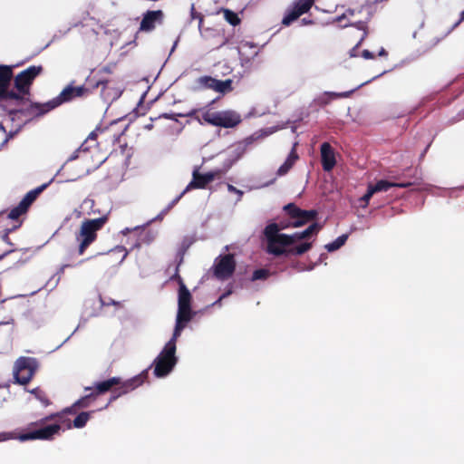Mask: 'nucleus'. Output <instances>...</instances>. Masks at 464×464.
<instances>
[{"label":"nucleus","mask_w":464,"mask_h":464,"mask_svg":"<svg viewBox=\"0 0 464 464\" xmlns=\"http://www.w3.org/2000/svg\"><path fill=\"white\" fill-rule=\"evenodd\" d=\"M289 227V224L284 221L279 223H271L264 230L266 238V252L276 256H301L312 248V243L304 242L295 246H292L295 242L317 235L323 228V226L317 222H313L307 228L301 232H295L292 235L279 233L280 230Z\"/></svg>","instance_id":"obj_1"},{"label":"nucleus","mask_w":464,"mask_h":464,"mask_svg":"<svg viewBox=\"0 0 464 464\" xmlns=\"http://www.w3.org/2000/svg\"><path fill=\"white\" fill-rule=\"evenodd\" d=\"M147 377L148 371H144L141 373L126 381H122L120 377H111L108 380L99 382L95 383L94 390L90 394L82 397L74 402V407H78L79 409L87 408L92 401L96 400L98 395L111 391L112 394L108 404L105 406L107 407L119 397L125 395L140 386L145 382Z\"/></svg>","instance_id":"obj_2"},{"label":"nucleus","mask_w":464,"mask_h":464,"mask_svg":"<svg viewBox=\"0 0 464 464\" xmlns=\"http://www.w3.org/2000/svg\"><path fill=\"white\" fill-rule=\"evenodd\" d=\"M43 70L42 65H32L13 78L14 88L12 91L17 96L16 100H12L13 107L16 109L15 115L20 113L27 117H38L34 114H29L26 112V110L31 107L32 103L29 100L31 86L34 79L42 73Z\"/></svg>","instance_id":"obj_3"},{"label":"nucleus","mask_w":464,"mask_h":464,"mask_svg":"<svg viewBox=\"0 0 464 464\" xmlns=\"http://www.w3.org/2000/svg\"><path fill=\"white\" fill-rule=\"evenodd\" d=\"M89 85L74 87L72 85L66 86L60 94L45 103L32 102L31 107L26 110L29 114L43 116L64 102H71L75 98L86 97L92 93Z\"/></svg>","instance_id":"obj_4"},{"label":"nucleus","mask_w":464,"mask_h":464,"mask_svg":"<svg viewBox=\"0 0 464 464\" xmlns=\"http://www.w3.org/2000/svg\"><path fill=\"white\" fill-rule=\"evenodd\" d=\"M108 217L102 216L98 218L85 219L82 222L79 232L76 234V240L79 243L78 254L83 255L86 249L97 239V232L107 223Z\"/></svg>","instance_id":"obj_5"},{"label":"nucleus","mask_w":464,"mask_h":464,"mask_svg":"<svg viewBox=\"0 0 464 464\" xmlns=\"http://www.w3.org/2000/svg\"><path fill=\"white\" fill-rule=\"evenodd\" d=\"M14 78L13 67L0 64V110L9 115H15L14 107L12 100H16L17 96L10 89Z\"/></svg>","instance_id":"obj_6"},{"label":"nucleus","mask_w":464,"mask_h":464,"mask_svg":"<svg viewBox=\"0 0 464 464\" xmlns=\"http://www.w3.org/2000/svg\"><path fill=\"white\" fill-rule=\"evenodd\" d=\"M285 214L291 219L284 221L289 224V227H300L316 219L318 212L315 209L304 210L301 209L295 203H289L283 208Z\"/></svg>","instance_id":"obj_7"},{"label":"nucleus","mask_w":464,"mask_h":464,"mask_svg":"<svg viewBox=\"0 0 464 464\" xmlns=\"http://www.w3.org/2000/svg\"><path fill=\"white\" fill-rule=\"evenodd\" d=\"M115 63H108L104 66L92 70L90 75L86 79V84L90 86L92 92L98 88H102L101 94L104 95L105 89L111 82Z\"/></svg>","instance_id":"obj_8"},{"label":"nucleus","mask_w":464,"mask_h":464,"mask_svg":"<svg viewBox=\"0 0 464 464\" xmlns=\"http://www.w3.org/2000/svg\"><path fill=\"white\" fill-rule=\"evenodd\" d=\"M176 348L171 344H165L162 351L154 361V374L157 377L168 375L177 363L175 356Z\"/></svg>","instance_id":"obj_9"},{"label":"nucleus","mask_w":464,"mask_h":464,"mask_svg":"<svg viewBox=\"0 0 464 464\" xmlns=\"http://www.w3.org/2000/svg\"><path fill=\"white\" fill-rule=\"evenodd\" d=\"M38 362L32 357H20L15 362L14 379L20 384H27L35 374Z\"/></svg>","instance_id":"obj_10"},{"label":"nucleus","mask_w":464,"mask_h":464,"mask_svg":"<svg viewBox=\"0 0 464 464\" xmlns=\"http://www.w3.org/2000/svg\"><path fill=\"white\" fill-rule=\"evenodd\" d=\"M204 16L198 14V29L201 37L212 49H218L226 44L227 39L224 34L216 28H203Z\"/></svg>","instance_id":"obj_11"},{"label":"nucleus","mask_w":464,"mask_h":464,"mask_svg":"<svg viewBox=\"0 0 464 464\" xmlns=\"http://www.w3.org/2000/svg\"><path fill=\"white\" fill-rule=\"evenodd\" d=\"M111 132V130L109 128H101L97 127L95 130H93L86 138V140L82 143V145L79 147V149L74 151L72 156L69 158L70 160H76L78 158L79 152H86L89 150L90 147L89 143L93 142L94 145H97V138L99 134H104L108 136V139L111 141L112 144H115L119 142L120 137L122 133L116 134L113 133L112 135H109Z\"/></svg>","instance_id":"obj_12"},{"label":"nucleus","mask_w":464,"mask_h":464,"mask_svg":"<svg viewBox=\"0 0 464 464\" xmlns=\"http://www.w3.org/2000/svg\"><path fill=\"white\" fill-rule=\"evenodd\" d=\"M236 266L234 255L220 256L215 261L214 276L219 280H227L234 274Z\"/></svg>","instance_id":"obj_13"},{"label":"nucleus","mask_w":464,"mask_h":464,"mask_svg":"<svg viewBox=\"0 0 464 464\" xmlns=\"http://www.w3.org/2000/svg\"><path fill=\"white\" fill-rule=\"evenodd\" d=\"M46 187L47 185L44 184L27 192L20 203L10 210L7 215L8 218L17 220L22 215L25 214L33 202Z\"/></svg>","instance_id":"obj_14"},{"label":"nucleus","mask_w":464,"mask_h":464,"mask_svg":"<svg viewBox=\"0 0 464 464\" xmlns=\"http://www.w3.org/2000/svg\"><path fill=\"white\" fill-rule=\"evenodd\" d=\"M314 0H296L292 7L288 9L282 20L284 25H290L295 20L302 14L307 13L313 6Z\"/></svg>","instance_id":"obj_15"},{"label":"nucleus","mask_w":464,"mask_h":464,"mask_svg":"<svg viewBox=\"0 0 464 464\" xmlns=\"http://www.w3.org/2000/svg\"><path fill=\"white\" fill-rule=\"evenodd\" d=\"M61 430L60 424H51L40 428L38 430L28 431L25 433H22L20 435L21 440H52L55 434H58Z\"/></svg>","instance_id":"obj_16"},{"label":"nucleus","mask_w":464,"mask_h":464,"mask_svg":"<svg viewBox=\"0 0 464 464\" xmlns=\"http://www.w3.org/2000/svg\"><path fill=\"white\" fill-rule=\"evenodd\" d=\"M179 297H178V314H187L193 317L194 313L191 310L192 295L185 285L182 278L179 276Z\"/></svg>","instance_id":"obj_17"},{"label":"nucleus","mask_w":464,"mask_h":464,"mask_svg":"<svg viewBox=\"0 0 464 464\" xmlns=\"http://www.w3.org/2000/svg\"><path fill=\"white\" fill-rule=\"evenodd\" d=\"M220 175L219 170L209 171L205 174L199 173L198 169H194L192 173V180L188 184L185 191H189L196 188H205L207 185Z\"/></svg>","instance_id":"obj_18"},{"label":"nucleus","mask_w":464,"mask_h":464,"mask_svg":"<svg viewBox=\"0 0 464 464\" xmlns=\"http://www.w3.org/2000/svg\"><path fill=\"white\" fill-rule=\"evenodd\" d=\"M165 14L162 10H149L143 14L140 24V32H151L158 24H162Z\"/></svg>","instance_id":"obj_19"},{"label":"nucleus","mask_w":464,"mask_h":464,"mask_svg":"<svg viewBox=\"0 0 464 464\" xmlns=\"http://www.w3.org/2000/svg\"><path fill=\"white\" fill-rule=\"evenodd\" d=\"M198 111L192 110L187 114H179L180 117H194L200 124H203L204 122L208 123L213 126L219 127L220 124V116L221 111H206L202 113L201 117L197 115Z\"/></svg>","instance_id":"obj_20"},{"label":"nucleus","mask_w":464,"mask_h":464,"mask_svg":"<svg viewBox=\"0 0 464 464\" xmlns=\"http://www.w3.org/2000/svg\"><path fill=\"white\" fill-rule=\"evenodd\" d=\"M320 150L323 169L327 172L331 171L336 164L335 154L332 146L328 142H324Z\"/></svg>","instance_id":"obj_21"},{"label":"nucleus","mask_w":464,"mask_h":464,"mask_svg":"<svg viewBox=\"0 0 464 464\" xmlns=\"http://www.w3.org/2000/svg\"><path fill=\"white\" fill-rule=\"evenodd\" d=\"M241 116L234 111H223L220 116L219 127L234 128L241 122Z\"/></svg>","instance_id":"obj_22"},{"label":"nucleus","mask_w":464,"mask_h":464,"mask_svg":"<svg viewBox=\"0 0 464 464\" xmlns=\"http://www.w3.org/2000/svg\"><path fill=\"white\" fill-rule=\"evenodd\" d=\"M415 182H390L384 179L378 180L374 185H370L372 190L377 193L381 191H387L391 188H410L413 186Z\"/></svg>","instance_id":"obj_23"},{"label":"nucleus","mask_w":464,"mask_h":464,"mask_svg":"<svg viewBox=\"0 0 464 464\" xmlns=\"http://www.w3.org/2000/svg\"><path fill=\"white\" fill-rule=\"evenodd\" d=\"M295 146L296 144L294 145L285 161L277 169L278 176L285 175L293 168L295 161L298 160L299 157L296 152Z\"/></svg>","instance_id":"obj_24"},{"label":"nucleus","mask_w":464,"mask_h":464,"mask_svg":"<svg viewBox=\"0 0 464 464\" xmlns=\"http://www.w3.org/2000/svg\"><path fill=\"white\" fill-rule=\"evenodd\" d=\"M349 94H350V92H343V93L326 92L324 96L316 98L314 101V102L320 107H324L330 102L331 99H335V98H339V97H348Z\"/></svg>","instance_id":"obj_25"},{"label":"nucleus","mask_w":464,"mask_h":464,"mask_svg":"<svg viewBox=\"0 0 464 464\" xmlns=\"http://www.w3.org/2000/svg\"><path fill=\"white\" fill-rule=\"evenodd\" d=\"M232 83H233V81L231 79H227L225 81H220V80L216 79L213 91L219 92V93L229 92L233 90Z\"/></svg>","instance_id":"obj_26"},{"label":"nucleus","mask_w":464,"mask_h":464,"mask_svg":"<svg viewBox=\"0 0 464 464\" xmlns=\"http://www.w3.org/2000/svg\"><path fill=\"white\" fill-rule=\"evenodd\" d=\"M30 393L34 394V397L39 401H41V403L44 405V406H49L51 404V401L50 399L48 398L46 392L42 390L41 388L37 387V388H34L33 390H30L29 391Z\"/></svg>","instance_id":"obj_27"},{"label":"nucleus","mask_w":464,"mask_h":464,"mask_svg":"<svg viewBox=\"0 0 464 464\" xmlns=\"http://www.w3.org/2000/svg\"><path fill=\"white\" fill-rule=\"evenodd\" d=\"M92 412L82 411L79 413L73 420V427L77 429L83 428L90 420Z\"/></svg>","instance_id":"obj_28"},{"label":"nucleus","mask_w":464,"mask_h":464,"mask_svg":"<svg viewBox=\"0 0 464 464\" xmlns=\"http://www.w3.org/2000/svg\"><path fill=\"white\" fill-rule=\"evenodd\" d=\"M348 238V236L347 235H342L340 237H338L334 241L327 244L325 246V248L329 251V252H334L337 249H339L341 246H343L346 240Z\"/></svg>","instance_id":"obj_29"},{"label":"nucleus","mask_w":464,"mask_h":464,"mask_svg":"<svg viewBox=\"0 0 464 464\" xmlns=\"http://www.w3.org/2000/svg\"><path fill=\"white\" fill-rule=\"evenodd\" d=\"M215 78L211 76H201L198 79V84L203 89L214 90Z\"/></svg>","instance_id":"obj_30"},{"label":"nucleus","mask_w":464,"mask_h":464,"mask_svg":"<svg viewBox=\"0 0 464 464\" xmlns=\"http://www.w3.org/2000/svg\"><path fill=\"white\" fill-rule=\"evenodd\" d=\"M192 319V316L187 314H177L175 330L182 332L185 328L186 324Z\"/></svg>","instance_id":"obj_31"},{"label":"nucleus","mask_w":464,"mask_h":464,"mask_svg":"<svg viewBox=\"0 0 464 464\" xmlns=\"http://www.w3.org/2000/svg\"><path fill=\"white\" fill-rule=\"evenodd\" d=\"M223 13H224L225 19L231 25L236 26L240 24L241 21L237 13L231 11L229 9H224Z\"/></svg>","instance_id":"obj_32"},{"label":"nucleus","mask_w":464,"mask_h":464,"mask_svg":"<svg viewBox=\"0 0 464 464\" xmlns=\"http://www.w3.org/2000/svg\"><path fill=\"white\" fill-rule=\"evenodd\" d=\"M357 29L363 31V34L362 38L359 40V42L355 44V48H359L363 40L366 38L368 32H367V22L364 21H358L353 24Z\"/></svg>","instance_id":"obj_33"},{"label":"nucleus","mask_w":464,"mask_h":464,"mask_svg":"<svg viewBox=\"0 0 464 464\" xmlns=\"http://www.w3.org/2000/svg\"><path fill=\"white\" fill-rule=\"evenodd\" d=\"M270 273L267 269L260 268L256 269L253 272L251 280L256 281V280H265L269 276Z\"/></svg>","instance_id":"obj_34"},{"label":"nucleus","mask_w":464,"mask_h":464,"mask_svg":"<svg viewBox=\"0 0 464 464\" xmlns=\"http://www.w3.org/2000/svg\"><path fill=\"white\" fill-rule=\"evenodd\" d=\"M109 253L110 254H116V253L120 254L121 255L120 262H122L128 256V251L122 246H117L116 247L111 249Z\"/></svg>","instance_id":"obj_35"},{"label":"nucleus","mask_w":464,"mask_h":464,"mask_svg":"<svg viewBox=\"0 0 464 464\" xmlns=\"http://www.w3.org/2000/svg\"><path fill=\"white\" fill-rule=\"evenodd\" d=\"M59 416V414H50L43 419H41L40 420L36 421V422H34L32 423V425H35V426H38V425H43L44 424L45 422L49 421V420H53L55 417Z\"/></svg>","instance_id":"obj_36"},{"label":"nucleus","mask_w":464,"mask_h":464,"mask_svg":"<svg viewBox=\"0 0 464 464\" xmlns=\"http://www.w3.org/2000/svg\"><path fill=\"white\" fill-rule=\"evenodd\" d=\"M375 194V192L372 190V188L368 186L367 192L363 195L362 198V200L365 202V204H368L370 198L372 197V195Z\"/></svg>","instance_id":"obj_37"},{"label":"nucleus","mask_w":464,"mask_h":464,"mask_svg":"<svg viewBox=\"0 0 464 464\" xmlns=\"http://www.w3.org/2000/svg\"><path fill=\"white\" fill-rule=\"evenodd\" d=\"M180 334H181V332L174 329L173 335H172L171 339L166 344L172 343L173 347L176 348V342H177V339L180 336Z\"/></svg>","instance_id":"obj_38"},{"label":"nucleus","mask_w":464,"mask_h":464,"mask_svg":"<svg viewBox=\"0 0 464 464\" xmlns=\"http://www.w3.org/2000/svg\"><path fill=\"white\" fill-rule=\"evenodd\" d=\"M188 191H185V189L178 196L176 197L168 206L167 210H169L172 208L180 199L181 198L187 193Z\"/></svg>","instance_id":"obj_39"},{"label":"nucleus","mask_w":464,"mask_h":464,"mask_svg":"<svg viewBox=\"0 0 464 464\" xmlns=\"http://www.w3.org/2000/svg\"><path fill=\"white\" fill-rule=\"evenodd\" d=\"M188 191H185V189L178 196L176 197L168 206L167 210H169L172 208L180 199L181 198L187 193Z\"/></svg>","instance_id":"obj_40"},{"label":"nucleus","mask_w":464,"mask_h":464,"mask_svg":"<svg viewBox=\"0 0 464 464\" xmlns=\"http://www.w3.org/2000/svg\"><path fill=\"white\" fill-rule=\"evenodd\" d=\"M78 410H79V408L78 407H74V403H73L71 407L66 408L63 411L65 413L75 414Z\"/></svg>","instance_id":"obj_41"},{"label":"nucleus","mask_w":464,"mask_h":464,"mask_svg":"<svg viewBox=\"0 0 464 464\" xmlns=\"http://www.w3.org/2000/svg\"><path fill=\"white\" fill-rule=\"evenodd\" d=\"M362 56L364 59H373L374 58L373 53H371L369 50H363L362 53Z\"/></svg>","instance_id":"obj_42"},{"label":"nucleus","mask_w":464,"mask_h":464,"mask_svg":"<svg viewBox=\"0 0 464 464\" xmlns=\"http://www.w3.org/2000/svg\"><path fill=\"white\" fill-rule=\"evenodd\" d=\"M354 13H355V11H354L353 9H347V10H346V12H345V14H343V16H340V17L338 18V20H339V21H341V20H342V18L345 17L346 15H353V14H354Z\"/></svg>","instance_id":"obj_43"},{"label":"nucleus","mask_w":464,"mask_h":464,"mask_svg":"<svg viewBox=\"0 0 464 464\" xmlns=\"http://www.w3.org/2000/svg\"><path fill=\"white\" fill-rule=\"evenodd\" d=\"M227 189L230 192H235V193H238V194L242 195V192L240 190L237 189V188H235L233 185L228 184L227 185Z\"/></svg>","instance_id":"obj_44"},{"label":"nucleus","mask_w":464,"mask_h":464,"mask_svg":"<svg viewBox=\"0 0 464 464\" xmlns=\"http://www.w3.org/2000/svg\"><path fill=\"white\" fill-rule=\"evenodd\" d=\"M198 14H200V13H198V12L195 10L194 5H192V7H191V16H192V18H194V19H198Z\"/></svg>","instance_id":"obj_45"},{"label":"nucleus","mask_w":464,"mask_h":464,"mask_svg":"<svg viewBox=\"0 0 464 464\" xmlns=\"http://www.w3.org/2000/svg\"><path fill=\"white\" fill-rule=\"evenodd\" d=\"M462 21H464V10H463V11L461 12V14H460V18H459V20L454 24V25L452 26V28L457 27V26H458V25H459Z\"/></svg>","instance_id":"obj_46"},{"label":"nucleus","mask_w":464,"mask_h":464,"mask_svg":"<svg viewBox=\"0 0 464 464\" xmlns=\"http://www.w3.org/2000/svg\"><path fill=\"white\" fill-rule=\"evenodd\" d=\"M388 54L387 51L384 49V48H381L380 52H379V55L380 56H386Z\"/></svg>","instance_id":"obj_47"},{"label":"nucleus","mask_w":464,"mask_h":464,"mask_svg":"<svg viewBox=\"0 0 464 464\" xmlns=\"http://www.w3.org/2000/svg\"><path fill=\"white\" fill-rule=\"evenodd\" d=\"M357 49H358V48H355V46H354V47L350 51V55H351L352 57H355V56H357V53H356V50H357Z\"/></svg>","instance_id":"obj_48"},{"label":"nucleus","mask_w":464,"mask_h":464,"mask_svg":"<svg viewBox=\"0 0 464 464\" xmlns=\"http://www.w3.org/2000/svg\"><path fill=\"white\" fill-rule=\"evenodd\" d=\"M162 117H163V118H165V119H168V120H173V119H174V118H173V115L169 114V113H164V114L162 115Z\"/></svg>","instance_id":"obj_49"},{"label":"nucleus","mask_w":464,"mask_h":464,"mask_svg":"<svg viewBox=\"0 0 464 464\" xmlns=\"http://www.w3.org/2000/svg\"><path fill=\"white\" fill-rule=\"evenodd\" d=\"M454 28L451 27L450 30H449L444 35H442V38H445V36L451 32Z\"/></svg>","instance_id":"obj_50"},{"label":"nucleus","mask_w":464,"mask_h":464,"mask_svg":"<svg viewBox=\"0 0 464 464\" xmlns=\"http://www.w3.org/2000/svg\"><path fill=\"white\" fill-rule=\"evenodd\" d=\"M69 265H63L62 267H61V270L63 271L65 267H68Z\"/></svg>","instance_id":"obj_51"},{"label":"nucleus","mask_w":464,"mask_h":464,"mask_svg":"<svg viewBox=\"0 0 464 464\" xmlns=\"http://www.w3.org/2000/svg\"><path fill=\"white\" fill-rule=\"evenodd\" d=\"M303 22H304V24H311V23H312V21H307V20H305V19H303Z\"/></svg>","instance_id":"obj_52"},{"label":"nucleus","mask_w":464,"mask_h":464,"mask_svg":"<svg viewBox=\"0 0 464 464\" xmlns=\"http://www.w3.org/2000/svg\"><path fill=\"white\" fill-rule=\"evenodd\" d=\"M101 302H102V305H109L110 304V303L105 304L102 299H101Z\"/></svg>","instance_id":"obj_53"},{"label":"nucleus","mask_w":464,"mask_h":464,"mask_svg":"<svg viewBox=\"0 0 464 464\" xmlns=\"http://www.w3.org/2000/svg\"><path fill=\"white\" fill-rule=\"evenodd\" d=\"M5 440L4 435L0 434V441H1V440Z\"/></svg>","instance_id":"obj_54"},{"label":"nucleus","mask_w":464,"mask_h":464,"mask_svg":"<svg viewBox=\"0 0 464 464\" xmlns=\"http://www.w3.org/2000/svg\"><path fill=\"white\" fill-rule=\"evenodd\" d=\"M5 114V112H3L1 110H0V115H4Z\"/></svg>","instance_id":"obj_55"}]
</instances>
